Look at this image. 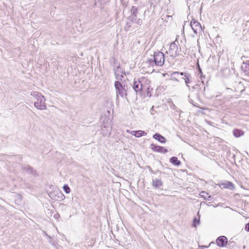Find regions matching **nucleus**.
I'll list each match as a JSON object with an SVG mask.
<instances>
[{"label": "nucleus", "instance_id": "1", "mask_svg": "<svg viewBox=\"0 0 249 249\" xmlns=\"http://www.w3.org/2000/svg\"><path fill=\"white\" fill-rule=\"evenodd\" d=\"M154 60L150 59L148 60L145 64L149 66L151 65L153 66L154 65L160 67L162 66L165 61V56L163 53L161 52H155L154 55Z\"/></svg>", "mask_w": 249, "mask_h": 249}, {"label": "nucleus", "instance_id": "2", "mask_svg": "<svg viewBox=\"0 0 249 249\" xmlns=\"http://www.w3.org/2000/svg\"><path fill=\"white\" fill-rule=\"evenodd\" d=\"M30 94L37 100L34 103V106L36 108L40 110L46 109L45 98L41 93L33 91L31 92Z\"/></svg>", "mask_w": 249, "mask_h": 249}, {"label": "nucleus", "instance_id": "3", "mask_svg": "<svg viewBox=\"0 0 249 249\" xmlns=\"http://www.w3.org/2000/svg\"><path fill=\"white\" fill-rule=\"evenodd\" d=\"M115 87L116 90L117 98L118 97V94L122 97L126 96V91L127 89V86L126 85L123 84L118 81H116L115 82Z\"/></svg>", "mask_w": 249, "mask_h": 249}, {"label": "nucleus", "instance_id": "4", "mask_svg": "<svg viewBox=\"0 0 249 249\" xmlns=\"http://www.w3.org/2000/svg\"><path fill=\"white\" fill-rule=\"evenodd\" d=\"M178 50V45L174 41L170 44L169 50L166 53L169 54L171 56L175 57L177 55Z\"/></svg>", "mask_w": 249, "mask_h": 249}, {"label": "nucleus", "instance_id": "5", "mask_svg": "<svg viewBox=\"0 0 249 249\" xmlns=\"http://www.w3.org/2000/svg\"><path fill=\"white\" fill-rule=\"evenodd\" d=\"M133 88L136 93L141 92L142 89V85L139 80L134 79L133 83Z\"/></svg>", "mask_w": 249, "mask_h": 249}, {"label": "nucleus", "instance_id": "6", "mask_svg": "<svg viewBox=\"0 0 249 249\" xmlns=\"http://www.w3.org/2000/svg\"><path fill=\"white\" fill-rule=\"evenodd\" d=\"M191 26L193 30L196 34H197L198 31H200L202 30L201 25L197 21H192L191 22Z\"/></svg>", "mask_w": 249, "mask_h": 249}, {"label": "nucleus", "instance_id": "7", "mask_svg": "<svg viewBox=\"0 0 249 249\" xmlns=\"http://www.w3.org/2000/svg\"><path fill=\"white\" fill-rule=\"evenodd\" d=\"M216 241L219 247H225L228 242V239L226 236H221L217 239Z\"/></svg>", "mask_w": 249, "mask_h": 249}, {"label": "nucleus", "instance_id": "8", "mask_svg": "<svg viewBox=\"0 0 249 249\" xmlns=\"http://www.w3.org/2000/svg\"><path fill=\"white\" fill-rule=\"evenodd\" d=\"M150 148L155 151L163 153H165L168 151L167 149H166V148L161 146H157L154 144H151Z\"/></svg>", "mask_w": 249, "mask_h": 249}, {"label": "nucleus", "instance_id": "9", "mask_svg": "<svg viewBox=\"0 0 249 249\" xmlns=\"http://www.w3.org/2000/svg\"><path fill=\"white\" fill-rule=\"evenodd\" d=\"M219 186L220 187H222L224 188H227L231 190H233L234 188V186L233 184L230 181H225L222 182H221L219 184Z\"/></svg>", "mask_w": 249, "mask_h": 249}, {"label": "nucleus", "instance_id": "10", "mask_svg": "<svg viewBox=\"0 0 249 249\" xmlns=\"http://www.w3.org/2000/svg\"><path fill=\"white\" fill-rule=\"evenodd\" d=\"M138 11V9L135 6H132L131 9V13L132 14V17H131V21H133L136 20L137 17V12Z\"/></svg>", "mask_w": 249, "mask_h": 249}, {"label": "nucleus", "instance_id": "11", "mask_svg": "<svg viewBox=\"0 0 249 249\" xmlns=\"http://www.w3.org/2000/svg\"><path fill=\"white\" fill-rule=\"evenodd\" d=\"M153 138L161 143H165L166 142V139L160 134L156 133L153 135Z\"/></svg>", "mask_w": 249, "mask_h": 249}, {"label": "nucleus", "instance_id": "12", "mask_svg": "<svg viewBox=\"0 0 249 249\" xmlns=\"http://www.w3.org/2000/svg\"><path fill=\"white\" fill-rule=\"evenodd\" d=\"M152 185L156 188H159L162 186V182L161 180L159 179H153Z\"/></svg>", "mask_w": 249, "mask_h": 249}, {"label": "nucleus", "instance_id": "13", "mask_svg": "<svg viewBox=\"0 0 249 249\" xmlns=\"http://www.w3.org/2000/svg\"><path fill=\"white\" fill-rule=\"evenodd\" d=\"M233 135L236 137H239L244 135V133L240 129H235L233 131Z\"/></svg>", "mask_w": 249, "mask_h": 249}, {"label": "nucleus", "instance_id": "14", "mask_svg": "<svg viewBox=\"0 0 249 249\" xmlns=\"http://www.w3.org/2000/svg\"><path fill=\"white\" fill-rule=\"evenodd\" d=\"M170 161L173 164L175 165L178 166L180 164V162L179 161L178 159V158L176 157H172L170 160Z\"/></svg>", "mask_w": 249, "mask_h": 249}, {"label": "nucleus", "instance_id": "15", "mask_svg": "<svg viewBox=\"0 0 249 249\" xmlns=\"http://www.w3.org/2000/svg\"><path fill=\"white\" fill-rule=\"evenodd\" d=\"M200 195L201 197H203L205 199H207L208 200H211V196L206 192H201L200 194Z\"/></svg>", "mask_w": 249, "mask_h": 249}, {"label": "nucleus", "instance_id": "16", "mask_svg": "<svg viewBox=\"0 0 249 249\" xmlns=\"http://www.w3.org/2000/svg\"><path fill=\"white\" fill-rule=\"evenodd\" d=\"M147 133L142 130H138L136 131L135 133V137L137 138H140L142 136H145L146 135Z\"/></svg>", "mask_w": 249, "mask_h": 249}, {"label": "nucleus", "instance_id": "17", "mask_svg": "<svg viewBox=\"0 0 249 249\" xmlns=\"http://www.w3.org/2000/svg\"><path fill=\"white\" fill-rule=\"evenodd\" d=\"M242 67L245 72L247 73H249V61L246 63H244Z\"/></svg>", "mask_w": 249, "mask_h": 249}, {"label": "nucleus", "instance_id": "18", "mask_svg": "<svg viewBox=\"0 0 249 249\" xmlns=\"http://www.w3.org/2000/svg\"><path fill=\"white\" fill-rule=\"evenodd\" d=\"M183 78L185 80L186 86L189 88V86L188 84L190 83L191 81V75L190 74H188V76H186Z\"/></svg>", "mask_w": 249, "mask_h": 249}, {"label": "nucleus", "instance_id": "19", "mask_svg": "<svg viewBox=\"0 0 249 249\" xmlns=\"http://www.w3.org/2000/svg\"><path fill=\"white\" fill-rule=\"evenodd\" d=\"M63 188L66 193L68 194L70 192V188L68 185H64Z\"/></svg>", "mask_w": 249, "mask_h": 249}, {"label": "nucleus", "instance_id": "20", "mask_svg": "<svg viewBox=\"0 0 249 249\" xmlns=\"http://www.w3.org/2000/svg\"><path fill=\"white\" fill-rule=\"evenodd\" d=\"M197 223L198 224H199V219L198 218V220H197L196 218H195L194 220V227H196V223Z\"/></svg>", "mask_w": 249, "mask_h": 249}, {"label": "nucleus", "instance_id": "21", "mask_svg": "<svg viewBox=\"0 0 249 249\" xmlns=\"http://www.w3.org/2000/svg\"><path fill=\"white\" fill-rule=\"evenodd\" d=\"M136 23L139 25H141L142 23V20L141 19H138L137 20Z\"/></svg>", "mask_w": 249, "mask_h": 249}, {"label": "nucleus", "instance_id": "22", "mask_svg": "<svg viewBox=\"0 0 249 249\" xmlns=\"http://www.w3.org/2000/svg\"><path fill=\"white\" fill-rule=\"evenodd\" d=\"M179 74L181 75L184 76V77L186 76H188V74H189L188 73H186V72H179Z\"/></svg>", "mask_w": 249, "mask_h": 249}, {"label": "nucleus", "instance_id": "23", "mask_svg": "<svg viewBox=\"0 0 249 249\" xmlns=\"http://www.w3.org/2000/svg\"><path fill=\"white\" fill-rule=\"evenodd\" d=\"M27 171L31 173H32L33 169L31 167H28Z\"/></svg>", "mask_w": 249, "mask_h": 249}, {"label": "nucleus", "instance_id": "24", "mask_svg": "<svg viewBox=\"0 0 249 249\" xmlns=\"http://www.w3.org/2000/svg\"><path fill=\"white\" fill-rule=\"evenodd\" d=\"M245 230L249 231V223L246 225Z\"/></svg>", "mask_w": 249, "mask_h": 249}, {"label": "nucleus", "instance_id": "25", "mask_svg": "<svg viewBox=\"0 0 249 249\" xmlns=\"http://www.w3.org/2000/svg\"><path fill=\"white\" fill-rule=\"evenodd\" d=\"M179 74V72H178V71H174V72H173L171 73V75H174V74Z\"/></svg>", "mask_w": 249, "mask_h": 249}, {"label": "nucleus", "instance_id": "26", "mask_svg": "<svg viewBox=\"0 0 249 249\" xmlns=\"http://www.w3.org/2000/svg\"><path fill=\"white\" fill-rule=\"evenodd\" d=\"M136 132V131H131V132H130V134H131L134 136H135Z\"/></svg>", "mask_w": 249, "mask_h": 249}, {"label": "nucleus", "instance_id": "27", "mask_svg": "<svg viewBox=\"0 0 249 249\" xmlns=\"http://www.w3.org/2000/svg\"><path fill=\"white\" fill-rule=\"evenodd\" d=\"M171 80L175 81H176V82H178V80L176 78H172L171 79Z\"/></svg>", "mask_w": 249, "mask_h": 249}, {"label": "nucleus", "instance_id": "28", "mask_svg": "<svg viewBox=\"0 0 249 249\" xmlns=\"http://www.w3.org/2000/svg\"><path fill=\"white\" fill-rule=\"evenodd\" d=\"M153 107H152V108L150 110V113H151V114L154 115V110H153Z\"/></svg>", "mask_w": 249, "mask_h": 249}, {"label": "nucleus", "instance_id": "29", "mask_svg": "<svg viewBox=\"0 0 249 249\" xmlns=\"http://www.w3.org/2000/svg\"><path fill=\"white\" fill-rule=\"evenodd\" d=\"M131 131L129 130H126V132H128V133H130V132H131Z\"/></svg>", "mask_w": 249, "mask_h": 249}, {"label": "nucleus", "instance_id": "30", "mask_svg": "<svg viewBox=\"0 0 249 249\" xmlns=\"http://www.w3.org/2000/svg\"><path fill=\"white\" fill-rule=\"evenodd\" d=\"M59 194H60L62 196H63V195H62V194L61 193V192H59Z\"/></svg>", "mask_w": 249, "mask_h": 249}, {"label": "nucleus", "instance_id": "31", "mask_svg": "<svg viewBox=\"0 0 249 249\" xmlns=\"http://www.w3.org/2000/svg\"><path fill=\"white\" fill-rule=\"evenodd\" d=\"M200 73H201V74H202V71L201 70H200Z\"/></svg>", "mask_w": 249, "mask_h": 249}]
</instances>
